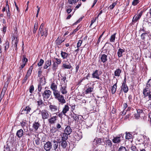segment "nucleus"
Returning <instances> with one entry per match:
<instances>
[{
  "instance_id": "f257e3e1",
  "label": "nucleus",
  "mask_w": 151,
  "mask_h": 151,
  "mask_svg": "<svg viewBox=\"0 0 151 151\" xmlns=\"http://www.w3.org/2000/svg\"><path fill=\"white\" fill-rule=\"evenodd\" d=\"M55 98L58 100V102L61 104H63L66 103V101L64 99L63 96L61 94L59 91L57 92L56 93L53 94Z\"/></svg>"
},
{
  "instance_id": "f03ea898",
  "label": "nucleus",
  "mask_w": 151,
  "mask_h": 151,
  "mask_svg": "<svg viewBox=\"0 0 151 151\" xmlns=\"http://www.w3.org/2000/svg\"><path fill=\"white\" fill-rule=\"evenodd\" d=\"M41 114L42 118L44 120L48 119L50 117V114L49 112L46 110L44 109L42 111H40Z\"/></svg>"
},
{
  "instance_id": "7ed1b4c3",
  "label": "nucleus",
  "mask_w": 151,
  "mask_h": 151,
  "mask_svg": "<svg viewBox=\"0 0 151 151\" xmlns=\"http://www.w3.org/2000/svg\"><path fill=\"white\" fill-rule=\"evenodd\" d=\"M49 109L50 111L53 114L57 115L58 113L57 112L58 110V107L55 105L50 104L49 106Z\"/></svg>"
},
{
  "instance_id": "20e7f679",
  "label": "nucleus",
  "mask_w": 151,
  "mask_h": 151,
  "mask_svg": "<svg viewBox=\"0 0 151 151\" xmlns=\"http://www.w3.org/2000/svg\"><path fill=\"white\" fill-rule=\"evenodd\" d=\"M143 93L145 97L148 96L150 100H151V89H149L148 88H145L143 89Z\"/></svg>"
},
{
  "instance_id": "39448f33",
  "label": "nucleus",
  "mask_w": 151,
  "mask_h": 151,
  "mask_svg": "<svg viewBox=\"0 0 151 151\" xmlns=\"http://www.w3.org/2000/svg\"><path fill=\"white\" fill-rule=\"evenodd\" d=\"M61 87L60 88V91L62 94H66L67 93L66 90V85L65 84H62L60 85Z\"/></svg>"
},
{
  "instance_id": "423d86ee",
  "label": "nucleus",
  "mask_w": 151,
  "mask_h": 151,
  "mask_svg": "<svg viewBox=\"0 0 151 151\" xmlns=\"http://www.w3.org/2000/svg\"><path fill=\"white\" fill-rule=\"evenodd\" d=\"M101 72H99L97 70H96L92 74V77L93 78L100 79L99 76L101 74Z\"/></svg>"
},
{
  "instance_id": "0eeeda50",
  "label": "nucleus",
  "mask_w": 151,
  "mask_h": 151,
  "mask_svg": "<svg viewBox=\"0 0 151 151\" xmlns=\"http://www.w3.org/2000/svg\"><path fill=\"white\" fill-rule=\"evenodd\" d=\"M51 92L50 90H45L44 91L43 95L44 98L45 99H48L51 94Z\"/></svg>"
},
{
  "instance_id": "6e6552de",
  "label": "nucleus",
  "mask_w": 151,
  "mask_h": 151,
  "mask_svg": "<svg viewBox=\"0 0 151 151\" xmlns=\"http://www.w3.org/2000/svg\"><path fill=\"white\" fill-rule=\"evenodd\" d=\"M52 147V144L49 141H48L44 144V148L46 151H49L50 150Z\"/></svg>"
},
{
  "instance_id": "1a4fd4ad",
  "label": "nucleus",
  "mask_w": 151,
  "mask_h": 151,
  "mask_svg": "<svg viewBox=\"0 0 151 151\" xmlns=\"http://www.w3.org/2000/svg\"><path fill=\"white\" fill-rule=\"evenodd\" d=\"M37 97H38V98L37 100V105L38 106H40L41 105H42L43 103L42 100L41 99V98H40L41 96L40 93L39 92H38L37 93Z\"/></svg>"
},
{
  "instance_id": "9d476101",
  "label": "nucleus",
  "mask_w": 151,
  "mask_h": 151,
  "mask_svg": "<svg viewBox=\"0 0 151 151\" xmlns=\"http://www.w3.org/2000/svg\"><path fill=\"white\" fill-rule=\"evenodd\" d=\"M50 88L53 91V94L56 93L57 92L59 91H58L57 90V85L54 83H52L51 84L50 86Z\"/></svg>"
},
{
  "instance_id": "9b49d317",
  "label": "nucleus",
  "mask_w": 151,
  "mask_h": 151,
  "mask_svg": "<svg viewBox=\"0 0 151 151\" xmlns=\"http://www.w3.org/2000/svg\"><path fill=\"white\" fill-rule=\"evenodd\" d=\"M51 64V60L50 59H49L46 60L45 62L43 68L44 69H47L48 67L50 66Z\"/></svg>"
},
{
  "instance_id": "f8f14e48",
  "label": "nucleus",
  "mask_w": 151,
  "mask_h": 151,
  "mask_svg": "<svg viewBox=\"0 0 151 151\" xmlns=\"http://www.w3.org/2000/svg\"><path fill=\"white\" fill-rule=\"evenodd\" d=\"M57 116H56L51 117L48 120L49 123L50 124H54L57 120Z\"/></svg>"
},
{
  "instance_id": "ddd939ff",
  "label": "nucleus",
  "mask_w": 151,
  "mask_h": 151,
  "mask_svg": "<svg viewBox=\"0 0 151 151\" xmlns=\"http://www.w3.org/2000/svg\"><path fill=\"white\" fill-rule=\"evenodd\" d=\"M142 14V12H141L138 14L136 16L135 15L133 18L132 21L136 22L141 17Z\"/></svg>"
},
{
  "instance_id": "4468645a",
  "label": "nucleus",
  "mask_w": 151,
  "mask_h": 151,
  "mask_svg": "<svg viewBox=\"0 0 151 151\" xmlns=\"http://www.w3.org/2000/svg\"><path fill=\"white\" fill-rule=\"evenodd\" d=\"M31 110V108L29 106H26L25 109H23L22 111L21 112L22 114H26L28 113Z\"/></svg>"
},
{
  "instance_id": "2eb2a0df",
  "label": "nucleus",
  "mask_w": 151,
  "mask_h": 151,
  "mask_svg": "<svg viewBox=\"0 0 151 151\" xmlns=\"http://www.w3.org/2000/svg\"><path fill=\"white\" fill-rule=\"evenodd\" d=\"M69 107L67 105H65L63 107L62 113L65 115H66V113L69 111Z\"/></svg>"
},
{
  "instance_id": "dca6fc26",
  "label": "nucleus",
  "mask_w": 151,
  "mask_h": 151,
  "mask_svg": "<svg viewBox=\"0 0 151 151\" xmlns=\"http://www.w3.org/2000/svg\"><path fill=\"white\" fill-rule=\"evenodd\" d=\"M100 60L104 63H105L107 60V56L104 54L102 55L100 57Z\"/></svg>"
},
{
  "instance_id": "f3484780",
  "label": "nucleus",
  "mask_w": 151,
  "mask_h": 151,
  "mask_svg": "<svg viewBox=\"0 0 151 151\" xmlns=\"http://www.w3.org/2000/svg\"><path fill=\"white\" fill-rule=\"evenodd\" d=\"M119 137H114L112 139L113 142L114 143H118L121 142L120 137V135Z\"/></svg>"
},
{
  "instance_id": "a211bd4d",
  "label": "nucleus",
  "mask_w": 151,
  "mask_h": 151,
  "mask_svg": "<svg viewBox=\"0 0 151 151\" xmlns=\"http://www.w3.org/2000/svg\"><path fill=\"white\" fill-rule=\"evenodd\" d=\"M23 130L22 129H20L17 131L16 135L19 138H20L23 135Z\"/></svg>"
},
{
  "instance_id": "6ab92c4d",
  "label": "nucleus",
  "mask_w": 151,
  "mask_h": 151,
  "mask_svg": "<svg viewBox=\"0 0 151 151\" xmlns=\"http://www.w3.org/2000/svg\"><path fill=\"white\" fill-rule=\"evenodd\" d=\"M72 130L69 126H67L65 129V134L69 135L71 132Z\"/></svg>"
},
{
  "instance_id": "aec40b11",
  "label": "nucleus",
  "mask_w": 151,
  "mask_h": 151,
  "mask_svg": "<svg viewBox=\"0 0 151 151\" xmlns=\"http://www.w3.org/2000/svg\"><path fill=\"white\" fill-rule=\"evenodd\" d=\"M47 29H45L44 30H42L41 32H39V33L41 35V36L43 37H46L47 35Z\"/></svg>"
},
{
  "instance_id": "412c9836",
  "label": "nucleus",
  "mask_w": 151,
  "mask_h": 151,
  "mask_svg": "<svg viewBox=\"0 0 151 151\" xmlns=\"http://www.w3.org/2000/svg\"><path fill=\"white\" fill-rule=\"evenodd\" d=\"M40 125L39 123L38 122H35L33 124L32 127L36 131L37 130Z\"/></svg>"
},
{
  "instance_id": "4be33fe9",
  "label": "nucleus",
  "mask_w": 151,
  "mask_h": 151,
  "mask_svg": "<svg viewBox=\"0 0 151 151\" xmlns=\"http://www.w3.org/2000/svg\"><path fill=\"white\" fill-rule=\"evenodd\" d=\"M122 89L124 92L126 93L128 91V88L127 85L125 83H123L122 85Z\"/></svg>"
},
{
  "instance_id": "5701e85b",
  "label": "nucleus",
  "mask_w": 151,
  "mask_h": 151,
  "mask_svg": "<svg viewBox=\"0 0 151 151\" xmlns=\"http://www.w3.org/2000/svg\"><path fill=\"white\" fill-rule=\"evenodd\" d=\"M53 142L54 144L53 148L55 151H60V150H58V149H57L58 146V143L55 140L53 141Z\"/></svg>"
},
{
  "instance_id": "b1692460",
  "label": "nucleus",
  "mask_w": 151,
  "mask_h": 151,
  "mask_svg": "<svg viewBox=\"0 0 151 151\" xmlns=\"http://www.w3.org/2000/svg\"><path fill=\"white\" fill-rule=\"evenodd\" d=\"M61 55L63 59H66L69 55L65 52L61 51Z\"/></svg>"
},
{
  "instance_id": "393cba45",
  "label": "nucleus",
  "mask_w": 151,
  "mask_h": 151,
  "mask_svg": "<svg viewBox=\"0 0 151 151\" xmlns=\"http://www.w3.org/2000/svg\"><path fill=\"white\" fill-rule=\"evenodd\" d=\"M71 116L72 118H73V119L75 121H77L79 119L78 116V115L76 114L74 112L73 114H71Z\"/></svg>"
},
{
  "instance_id": "a878e982",
  "label": "nucleus",
  "mask_w": 151,
  "mask_h": 151,
  "mask_svg": "<svg viewBox=\"0 0 151 151\" xmlns=\"http://www.w3.org/2000/svg\"><path fill=\"white\" fill-rule=\"evenodd\" d=\"M62 68L63 69H70L72 68V66L70 64L66 65L65 63H63L62 66Z\"/></svg>"
},
{
  "instance_id": "bb28decb",
  "label": "nucleus",
  "mask_w": 151,
  "mask_h": 151,
  "mask_svg": "<svg viewBox=\"0 0 151 151\" xmlns=\"http://www.w3.org/2000/svg\"><path fill=\"white\" fill-rule=\"evenodd\" d=\"M60 145L64 148H65L67 145V143L65 141H62L60 142Z\"/></svg>"
},
{
  "instance_id": "cd10ccee",
  "label": "nucleus",
  "mask_w": 151,
  "mask_h": 151,
  "mask_svg": "<svg viewBox=\"0 0 151 151\" xmlns=\"http://www.w3.org/2000/svg\"><path fill=\"white\" fill-rule=\"evenodd\" d=\"M116 83L112 87L111 89V93L112 94H114L116 90Z\"/></svg>"
},
{
  "instance_id": "c85d7f7f",
  "label": "nucleus",
  "mask_w": 151,
  "mask_h": 151,
  "mask_svg": "<svg viewBox=\"0 0 151 151\" xmlns=\"http://www.w3.org/2000/svg\"><path fill=\"white\" fill-rule=\"evenodd\" d=\"M121 72V70L119 69H117L114 72V75L115 76H119L120 73Z\"/></svg>"
},
{
  "instance_id": "c756f323",
  "label": "nucleus",
  "mask_w": 151,
  "mask_h": 151,
  "mask_svg": "<svg viewBox=\"0 0 151 151\" xmlns=\"http://www.w3.org/2000/svg\"><path fill=\"white\" fill-rule=\"evenodd\" d=\"M124 50L120 48L118 52V55L119 57H121L122 56V53L124 52Z\"/></svg>"
},
{
  "instance_id": "7c9ffc66",
  "label": "nucleus",
  "mask_w": 151,
  "mask_h": 151,
  "mask_svg": "<svg viewBox=\"0 0 151 151\" xmlns=\"http://www.w3.org/2000/svg\"><path fill=\"white\" fill-rule=\"evenodd\" d=\"M13 43L14 42V46L16 47L15 50H16L17 48V43H18V40L17 38H14L13 40H12Z\"/></svg>"
},
{
  "instance_id": "2f4dec72",
  "label": "nucleus",
  "mask_w": 151,
  "mask_h": 151,
  "mask_svg": "<svg viewBox=\"0 0 151 151\" xmlns=\"http://www.w3.org/2000/svg\"><path fill=\"white\" fill-rule=\"evenodd\" d=\"M101 142V139L100 138H96L95 139L94 142L96 143V145L100 144Z\"/></svg>"
},
{
  "instance_id": "473e14b6",
  "label": "nucleus",
  "mask_w": 151,
  "mask_h": 151,
  "mask_svg": "<svg viewBox=\"0 0 151 151\" xmlns=\"http://www.w3.org/2000/svg\"><path fill=\"white\" fill-rule=\"evenodd\" d=\"M40 84L43 85L45 84V78H40Z\"/></svg>"
},
{
  "instance_id": "72a5a7b5",
  "label": "nucleus",
  "mask_w": 151,
  "mask_h": 151,
  "mask_svg": "<svg viewBox=\"0 0 151 151\" xmlns=\"http://www.w3.org/2000/svg\"><path fill=\"white\" fill-rule=\"evenodd\" d=\"M58 66V64L54 62L53 64L52 69L54 71H55Z\"/></svg>"
},
{
  "instance_id": "f704fd0d",
  "label": "nucleus",
  "mask_w": 151,
  "mask_h": 151,
  "mask_svg": "<svg viewBox=\"0 0 151 151\" xmlns=\"http://www.w3.org/2000/svg\"><path fill=\"white\" fill-rule=\"evenodd\" d=\"M132 135L129 133H127L126 132V139H129L132 138Z\"/></svg>"
},
{
  "instance_id": "c9c22d12",
  "label": "nucleus",
  "mask_w": 151,
  "mask_h": 151,
  "mask_svg": "<svg viewBox=\"0 0 151 151\" xmlns=\"http://www.w3.org/2000/svg\"><path fill=\"white\" fill-rule=\"evenodd\" d=\"M68 135L66 134H63V136L62 137V141H65L68 138Z\"/></svg>"
},
{
  "instance_id": "e433bc0d",
  "label": "nucleus",
  "mask_w": 151,
  "mask_h": 151,
  "mask_svg": "<svg viewBox=\"0 0 151 151\" xmlns=\"http://www.w3.org/2000/svg\"><path fill=\"white\" fill-rule=\"evenodd\" d=\"M64 41V40H62L61 38H57L56 41V42L57 45H60Z\"/></svg>"
},
{
  "instance_id": "4c0bfd02",
  "label": "nucleus",
  "mask_w": 151,
  "mask_h": 151,
  "mask_svg": "<svg viewBox=\"0 0 151 151\" xmlns=\"http://www.w3.org/2000/svg\"><path fill=\"white\" fill-rule=\"evenodd\" d=\"M106 145L109 146L110 147H111L112 146V142L109 139H108L106 141Z\"/></svg>"
},
{
  "instance_id": "58836bf2",
  "label": "nucleus",
  "mask_w": 151,
  "mask_h": 151,
  "mask_svg": "<svg viewBox=\"0 0 151 151\" xmlns=\"http://www.w3.org/2000/svg\"><path fill=\"white\" fill-rule=\"evenodd\" d=\"M79 0H68V3L69 4H72L76 3Z\"/></svg>"
},
{
  "instance_id": "ea45409f",
  "label": "nucleus",
  "mask_w": 151,
  "mask_h": 151,
  "mask_svg": "<svg viewBox=\"0 0 151 151\" xmlns=\"http://www.w3.org/2000/svg\"><path fill=\"white\" fill-rule=\"evenodd\" d=\"M118 151H127L126 148L124 146H121L119 149Z\"/></svg>"
},
{
  "instance_id": "a19ab883",
  "label": "nucleus",
  "mask_w": 151,
  "mask_h": 151,
  "mask_svg": "<svg viewBox=\"0 0 151 151\" xmlns=\"http://www.w3.org/2000/svg\"><path fill=\"white\" fill-rule=\"evenodd\" d=\"M5 46L4 50L6 51L9 47V43L8 42H6L5 44Z\"/></svg>"
},
{
  "instance_id": "79ce46f5",
  "label": "nucleus",
  "mask_w": 151,
  "mask_h": 151,
  "mask_svg": "<svg viewBox=\"0 0 151 151\" xmlns=\"http://www.w3.org/2000/svg\"><path fill=\"white\" fill-rule=\"evenodd\" d=\"M93 90V88H88L86 91V93L87 94L91 92Z\"/></svg>"
},
{
  "instance_id": "37998d69",
  "label": "nucleus",
  "mask_w": 151,
  "mask_h": 151,
  "mask_svg": "<svg viewBox=\"0 0 151 151\" xmlns=\"http://www.w3.org/2000/svg\"><path fill=\"white\" fill-rule=\"evenodd\" d=\"M44 63V61L42 59L40 60V62L38 63L37 65L38 66H42Z\"/></svg>"
},
{
  "instance_id": "c03bdc74",
  "label": "nucleus",
  "mask_w": 151,
  "mask_h": 151,
  "mask_svg": "<svg viewBox=\"0 0 151 151\" xmlns=\"http://www.w3.org/2000/svg\"><path fill=\"white\" fill-rule=\"evenodd\" d=\"M38 27V23H35L34 25L33 32L34 33L36 32V30L37 29Z\"/></svg>"
},
{
  "instance_id": "a18cd8bd",
  "label": "nucleus",
  "mask_w": 151,
  "mask_h": 151,
  "mask_svg": "<svg viewBox=\"0 0 151 151\" xmlns=\"http://www.w3.org/2000/svg\"><path fill=\"white\" fill-rule=\"evenodd\" d=\"M146 104L147 105V106L151 108V100H150L147 101Z\"/></svg>"
},
{
  "instance_id": "49530a36",
  "label": "nucleus",
  "mask_w": 151,
  "mask_h": 151,
  "mask_svg": "<svg viewBox=\"0 0 151 151\" xmlns=\"http://www.w3.org/2000/svg\"><path fill=\"white\" fill-rule=\"evenodd\" d=\"M27 61V59L25 58V56L24 55L23 56L22 58V62L23 63L26 64V62Z\"/></svg>"
},
{
  "instance_id": "de8ad7c7",
  "label": "nucleus",
  "mask_w": 151,
  "mask_h": 151,
  "mask_svg": "<svg viewBox=\"0 0 151 151\" xmlns=\"http://www.w3.org/2000/svg\"><path fill=\"white\" fill-rule=\"evenodd\" d=\"M151 87V79H149L147 84V87L146 88H148L149 87Z\"/></svg>"
},
{
  "instance_id": "09e8293b",
  "label": "nucleus",
  "mask_w": 151,
  "mask_h": 151,
  "mask_svg": "<svg viewBox=\"0 0 151 151\" xmlns=\"http://www.w3.org/2000/svg\"><path fill=\"white\" fill-rule=\"evenodd\" d=\"M139 3V0H134L132 2V5L135 6Z\"/></svg>"
},
{
  "instance_id": "8fccbe9b",
  "label": "nucleus",
  "mask_w": 151,
  "mask_h": 151,
  "mask_svg": "<svg viewBox=\"0 0 151 151\" xmlns=\"http://www.w3.org/2000/svg\"><path fill=\"white\" fill-rule=\"evenodd\" d=\"M34 90V87L33 85L30 86L29 88V91L30 93H32Z\"/></svg>"
},
{
  "instance_id": "3c124183",
  "label": "nucleus",
  "mask_w": 151,
  "mask_h": 151,
  "mask_svg": "<svg viewBox=\"0 0 151 151\" xmlns=\"http://www.w3.org/2000/svg\"><path fill=\"white\" fill-rule=\"evenodd\" d=\"M55 59L56 61L55 63H56L58 64H59L61 63V60L60 59L56 58Z\"/></svg>"
},
{
  "instance_id": "603ef678",
  "label": "nucleus",
  "mask_w": 151,
  "mask_h": 151,
  "mask_svg": "<svg viewBox=\"0 0 151 151\" xmlns=\"http://www.w3.org/2000/svg\"><path fill=\"white\" fill-rule=\"evenodd\" d=\"M131 149L132 151H138L136 147L135 146H132L131 147Z\"/></svg>"
},
{
  "instance_id": "864d4df0",
  "label": "nucleus",
  "mask_w": 151,
  "mask_h": 151,
  "mask_svg": "<svg viewBox=\"0 0 151 151\" xmlns=\"http://www.w3.org/2000/svg\"><path fill=\"white\" fill-rule=\"evenodd\" d=\"M116 3H113L110 6H109V8H110V9H112L116 5Z\"/></svg>"
},
{
  "instance_id": "5fc2aeb1",
  "label": "nucleus",
  "mask_w": 151,
  "mask_h": 151,
  "mask_svg": "<svg viewBox=\"0 0 151 151\" xmlns=\"http://www.w3.org/2000/svg\"><path fill=\"white\" fill-rule=\"evenodd\" d=\"M82 40H79L77 44V47L78 48L79 47H80V46H81V44H82Z\"/></svg>"
},
{
  "instance_id": "6e6d98bb",
  "label": "nucleus",
  "mask_w": 151,
  "mask_h": 151,
  "mask_svg": "<svg viewBox=\"0 0 151 151\" xmlns=\"http://www.w3.org/2000/svg\"><path fill=\"white\" fill-rule=\"evenodd\" d=\"M148 36V34L147 33H142L141 35V38H145L147 37Z\"/></svg>"
},
{
  "instance_id": "4d7b16f0",
  "label": "nucleus",
  "mask_w": 151,
  "mask_h": 151,
  "mask_svg": "<svg viewBox=\"0 0 151 151\" xmlns=\"http://www.w3.org/2000/svg\"><path fill=\"white\" fill-rule=\"evenodd\" d=\"M28 76H27V75H26L24 77V78L23 80V82L22 83H25L26 81L27 80L28 78Z\"/></svg>"
},
{
  "instance_id": "13d9d810",
  "label": "nucleus",
  "mask_w": 151,
  "mask_h": 151,
  "mask_svg": "<svg viewBox=\"0 0 151 151\" xmlns=\"http://www.w3.org/2000/svg\"><path fill=\"white\" fill-rule=\"evenodd\" d=\"M44 26V24H42L41 25V26L40 27V28L39 29V32H41L42 31V28Z\"/></svg>"
},
{
  "instance_id": "bf43d9fd",
  "label": "nucleus",
  "mask_w": 151,
  "mask_h": 151,
  "mask_svg": "<svg viewBox=\"0 0 151 151\" xmlns=\"http://www.w3.org/2000/svg\"><path fill=\"white\" fill-rule=\"evenodd\" d=\"M7 14L8 18H10L11 14L9 7L8 10L7 11Z\"/></svg>"
},
{
  "instance_id": "052dcab7",
  "label": "nucleus",
  "mask_w": 151,
  "mask_h": 151,
  "mask_svg": "<svg viewBox=\"0 0 151 151\" xmlns=\"http://www.w3.org/2000/svg\"><path fill=\"white\" fill-rule=\"evenodd\" d=\"M32 73L31 70H28L27 73L26 75H27L29 77L31 75Z\"/></svg>"
},
{
  "instance_id": "680f3d73",
  "label": "nucleus",
  "mask_w": 151,
  "mask_h": 151,
  "mask_svg": "<svg viewBox=\"0 0 151 151\" xmlns=\"http://www.w3.org/2000/svg\"><path fill=\"white\" fill-rule=\"evenodd\" d=\"M127 110L124 109L123 111L121 112V114L122 115H124L126 114Z\"/></svg>"
},
{
  "instance_id": "e2e57ef3",
  "label": "nucleus",
  "mask_w": 151,
  "mask_h": 151,
  "mask_svg": "<svg viewBox=\"0 0 151 151\" xmlns=\"http://www.w3.org/2000/svg\"><path fill=\"white\" fill-rule=\"evenodd\" d=\"M97 18V17H96L95 19H93L92 20H91V24H90V25H92V24L95 22H96V18Z\"/></svg>"
},
{
  "instance_id": "0e129e2a",
  "label": "nucleus",
  "mask_w": 151,
  "mask_h": 151,
  "mask_svg": "<svg viewBox=\"0 0 151 151\" xmlns=\"http://www.w3.org/2000/svg\"><path fill=\"white\" fill-rule=\"evenodd\" d=\"M134 117L136 119H138L140 117V114H138L137 113L135 114Z\"/></svg>"
},
{
  "instance_id": "69168bd1",
  "label": "nucleus",
  "mask_w": 151,
  "mask_h": 151,
  "mask_svg": "<svg viewBox=\"0 0 151 151\" xmlns=\"http://www.w3.org/2000/svg\"><path fill=\"white\" fill-rule=\"evenodd\" d=\"M82 18H80L77 21L74 23V24H76L77 23H79L82 20Z\"/></svg>"
},
{
  "instance_id": "338daca9",
  "label": "nucleus",
  "mask_w": 151,
  "mask_h": 151,
  "mask_svg": "<svg viewBox=\"0 0 151 151\" xmlns=\"http://www.w3.org/2000/svg\"><path fill=\"white\" fill-rule=\"evenodd\" d=\"M42 71L41 70H39L38 71V77H40L41 76V74H42Z\"/></svg>"
},
{
  "instance_id": "774afa93",
  "label": "nucleus",
  "mask_w": 151,
  "mask_h": 151,
  "mask_svg": "<svg viewBox=\"0 0 151 151\" xmlns=\"http://www.w3.org/2000/svg\"><path fill=\"white\" fill-rule=\"evenodd\" d=\"M42 85L40 84L38 85V90L39 92H40L42 89Z\"/></svg>"
}]
</instances>
